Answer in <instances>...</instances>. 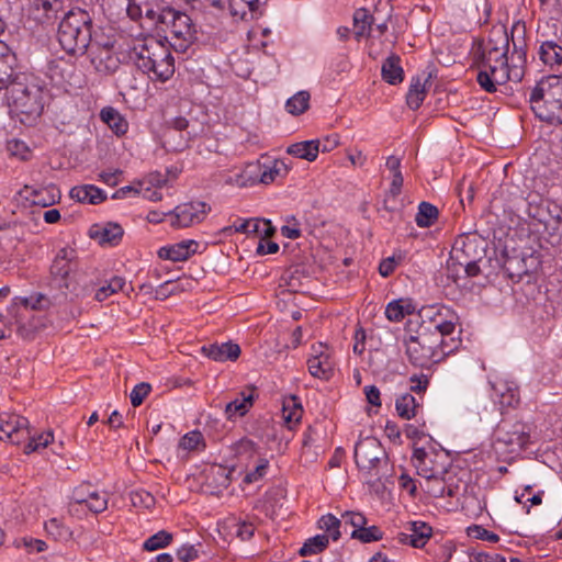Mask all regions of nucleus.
Here are the masks:
<instances>
[{
  "label": "nucleus",
  "mask_w": 562,
  "mask_h": 562,
  "mask_svg": "<svg viewBox=\"0 0 562 562\" xmlns=\"http://www.w3.org/2000/svg\"><path fill=\"white\" fill-rule=\"evenodd\" d=\"M108 493L104 491H98L95 490L91 496L90 499H88V503L86 504V507L94 513L99 514L104 512L108 508Z\"/></svg>",
  "instance_id": "47"
},
{
  "label": "nucleus",
  "mask_w": 562,
  "mask_h": 562,
  "mask_svg": "<svg viewBox=\"0 0 562 562\" xmlns=\"http://www.w3.org/2000/svg\"><path fill=\"white\" fill-rule=\"evenodd\" d=\"M307 367L313 376L324 380H328L334 371V362L329 355L324 351H319L311 357L307 361Z\"/></svg>",
  "instance_id": "21"
},
{
  "label": "nucleus",
  "mask_w": 562,
  "mask_h": 562,
  "mask_svg": "<svg viewBox=\"0 0 562 562\" xmlns=\"http://www.w3.org/2000/svg\"><path fill=\"white\" fill-rule=\"evenodd\" d=\"M531 110L541 121H560L562 113V76L542 78L531 90Z\"/></svg>",
  "instance_id": "4"
},
{
  "label": "nucleus",
  "mask_w": 562,
  "mask_h": 562,
  "mask_svg": "<svg viewBox=\"0 0 562 562\" xmlns=\"http://www.w3.org/2000/svg\"><path fill=\"white\" fill-rule=\"evenodd\" d=\"M373 22L374 18L372 14H370L368 9H357L353 13V26L356 36L358 38L369 36Z\"/></svg>",
  "instance_id": "33"
},
{
  "label": "nucleus",
  "mask_w": 562,
  "mask_h": 562,
  "mask_svg": "<svg viewBox=\"0 0 562 562\" xmlns=\"http://www.w3.org/2000/svg\"><path fill=\"white\" fill-rule=\"evenodd\" d=\"M269 461L267 459H260L255 469L245 475L244 483L251 484L262 479L267 473Z\"/></svg>",
  "instance_id": "55"
},
{
  "label": "nucleus",
  "mask_w": 562,
  "mask_h": 562,
  "mask_svg": "<svg viewBox=\"0 0 562 562\" xmlns=\"http://www.w3.org/2000/svg\"><path fill=\"white\" fill-rule=\"evenodd\" d=\"M200 446L204 448L205 445L203 442V435L198 430L186 434L179 442V447L187 451L196 450Z\"/></svg>",
  "instance_id": "50"
},
{
  "label": "nucleus",
  "mask_w": 562,
  "mask_h": 562,
  "mask_svg": "<svg viewBox=\"0 0 562 562\" xmlns=\"http://www.w3.org/2000/svg\"><path fill=\"white\" fill-rule=\"evenodd\" d=\"M76 251L71 248H61L56 254L50 266V276L54 286L63 293L75 292V285L70 280Z\"/></svg>",
  "instance_id": "9"
},
{
  "label": "nucleus",
  "mask_w": 562,
  "mask_h": 562,
  "mask_svg": "<svg viewBox=\"0 0 562 562\" xmlns=\"http://www.w3.org/2000/svg\"><path fill=\"white\" fill-rule=\"evenodd\" d=\"M403 182H404V179H403L402 173H396V175L392 176L390 189L386 193V199L384 201L385 209L393 210L395 207V206H389L387 203L390 200H395L400 195L402 187H403Z\"/></svg>",
  "instance_id": "53"
},
{
  "label": "nucleus",
  "mask_w": 562,
  "mask_h": 562,
  "mask_svg": "<svg viewBox=\"0 0 562 562\" xmlns=\"http://www.w3.org/2000/svg\"><path fill=\"white\" fill-rule=\"evenodd\" d=\"M234 451L237 457H252L256 453V443L247 438H243L234 445Z\"/></svg>",
  "instance_id": "57"
},
{
  "label": "nucleus",
  "mask_w": 562,
  "mask_h": 562,
  "mask_svg": "<svg viewBox=\"0 0 562 562\" xmlns=\"http://www.w3.org/2000/svg\"><path fill=\"white\" fill-rule=\"evenodd\" d=\"M445 481H446V496L448 497H458L461 490H464L465 484L461 482L456 475L447 470H445Z\"/></svg>",
  "instance_id": "52"
},
{
  "label": "nucleus",
  "mask_w": 562,
  "mask_h": 562,
  "mask_svg": "<svg viewBox=\"0 0 562 562\" xmlns=\"http://www.w3.org/2000/svg\"><path fill=\"white\" fill-rule=\"evenodd\" d=\"M86 53L94 71L101 76L113 75L121 66V58L114 49V43H101L94 40Z\"/></svg>",
  "instance_id": "8"
},
{
  "label": "nucleus",
  "mask_w": 562,
  "mask_h": 562,
  "mask_svg": "<svg viewBox=\"0 0 562 562\" xmlns=\"http://www.w3.org/2000/svg\"><path fill=\"white\" fill-rule=\"evenodd\" d=\"M397 266V260L394 257L383 259L379 265V272L382 277L391 276Z\"/></svg>",
  "instance_id": "62"
},
{
  "label": "nucleus",
  "mask_w": 562,
  "mask_h": 562,
  "mask_svg": "<svg viewBox=\"0 0 562 562\" xmlns=\"http://www.w3.org/2000/svg\"><path fill=\"white\" fill-rule=\"evenodd\" d=\"M509 38L505 31L493 33L476 59L479 86L486 92L497 91L498 86L512 80L518 82L524 77V50L515 52L519 64H508Z\"/></svg>",
  "instance_id": "1"
},
{
  "label": "nucleus",
  "mask_w": 562,
  "mask_h": 562,
  "mask_svg": "<svg viewBox=\"0 0 562 562\" xmlns=\"http://www.w3.org/2000/svg\"><path fill=\"white\" fill-rule=\"evenodd\" d=\"M137 67L154 78L165 82L175 74L173 56L168 47L157 41L142 46L138 52Z\"/></svg>",
  "instance_id": "5"
},
{
  "label": "nucleus",
  "mask_w": 562,
  "mask_h": 562,
  "mask_svg": "<svg viewBox=\"0 0 562 562\" xmlns=\"http://www.w3.org/2000/svg\"><path fill=\"white\" fill-rule=\"evenodd\" d=\"M437 318L432 321L436 335L439 340H448L446 337L451 336L456 330L457 315L447 307H439L437 311Z\"/></svg>",
  "instance_id": "20"
},
{
  "label": "nucleus",
  "mask_w": 562,
  "mask_h": 562,
  "mask_svg": "<svg viewBox=\"0 0 562 562\" xmlns=\"http://www.w3.org/2000/svg\"><path fill=\"white\" fill-rule=\"evenodd\" d=\"M425 483L423 488L432 497H445L446 496V481L445 472L436 473L431 477H424Z\"/></svg>",
  "instance_id": "40"
},
{
  "label": "nucleus",
  "mask_w": 562,
  "mask_h": 562,
  "mask_svg": "<svg viewBox=\"0 0 562 562\" xmlns=\"http://www.w3.org/2000/svg\"><path fill=\"white\" fill-rule=\"evenodd\" d=\"M416 304L412 299H398L391 301L385 307V316L391 322H401L405 316L414 314Z\"/></svg>",
  "instance_id": "24"
},
{
  "label": "nucleus",
  "mask_w": 562,
  "mask_h": 562,
  "mask_svg": "<svg viewBox=\"0 0 562 562\" xmlns=\"http://www.w3.org/2000/svg\"><path fill=\"white\" fill-rule=\"evenodd\" d=\"M176 554L181 562H192L199 558V550L195 546L186 543L177 550Z\"/></svg>",
  "instance_id": "58"
},
{
  "label": "nucleus",
  "mask_w": 562,
  "mask_h": 562,
  "mask_svg": "<svg viewBox=\"0 0 562 562\" xmlns=\"http://www.w3.org/2000/svg\"><path fill=\"white\" fill-rule=\"evenodd\" d=\"M95 488L90 484H81L76 487L72 492V499L75 503L79 505H85L88 503V499L91 498Z\"/></svg>",
  "instance_id": "56"
},
{
  "label": "nucleus",
  "mask_w": 562,
  "mask_h": 562,
  "mask_svg": "<svg viewBox=\"0 0 562 562\" xmlns=\"http://www.w3.org/2000/svg\"><path fill=\"white\" fill-rule=\"evenodd\" d=\"M468 533L475 539L486 540L490 542H497L499 539L496 533L488 531L481 526L469 527Z\"/></svg>",
  "instance_id": "59"
},
{
  "label": "nucleus",
  "mask_w": 562,
  "mask_h": 562,
  "mask_svg": "<svg viewBox=\"0 0 562 562\" xmlns=\"http://www.w3.org/2000/svg\"><path fill=\"white\" fill-rule=\"evenodd\" d=\"M15 56L7 44L0 41V90L8 88L13 76V64Z\"/></svg>",
  "instance_id": "25"
},
{
  "label": "nucleus",
  "mask_w": 562,
  "mask_h": 562,
  "mask_svg": "<svg viewBox=\"0 0 562 562\" xmlns=\"http://www.w3.org/2000/svg\"><path fill=\"white\" fill-rule=\"evenodd\" d=\"M170 34L179 40L190 42L194 38V29L192 25L191 18L181 12L176 22H173Z\"/></svg>",
  "instance_id": "34"
},
{
  "label": "nucleus",
  "mask_w": 562,
  "mask_h": 562,
  "mask_svg": "<svg viewBox=\"0 0 562 562\" xmlns=\"http://www.w3.org/2000/svg\"><path fill=\"white\" fill-rule=\"evenodd\" d=\"M29 437V420L15 413L0 414V440L19 445Z\"/></svg>",
  "instance_id": "11"
},
{
  "label": "nucleus",
  "mask_w": 562,
  "mask_h": 562,
  "mask_svg": "<svg viewBox=\"0 0 562 562\" xmlns=\"http://www.w3.org/2000/svg\"><path fill=\"white\" fill-rule=\"evenodd\" d=\"M180 11H177L169 7H162L161 13H159V22L157 29H160L162 32H169L172 30L173 22L180 15Z\"/></svg>",
  "instance_id": "48"
},
{
  "label": "nucleus",
  "mask_w": 562,
  "mask_h": 562,
  "mask_svg": "<svg viewBox=\"0 0 562 562\" xmlns=\"http://www.w3.org/2000/svg\"><path fill=\"white\" fill-rule=\"evenodd\" d=\"M123 236V228L119 224L108 223L102 227H97L92 233L91 237L98 240L102 246L116 245Z\"/></svg>",
  "instance_id": "26"
},
{
  "label": "nucleus",
  "mask_w": 562,
  "mask_h": 562,
  "mask_svg": "<svg viewBox=\"0 0 562 562\" xmlns=\"http://www.w3.org/2000/svg\"><path fill=\"white\" fill-rule=\"evenodd\" d=\"M310 99L311 95L307 91H299L286 101L285 109L292 115H300L308 109Z\"/></svg>",
  "instance_id": "37"
},
{
  "label": "nucleus",
  "mask_w": 562,
  "mask_h": 562,
  "mask_svg": "<svg viewBox=\"0 0 562 562\" xmlns=\"http://www.w3.org/2000/svg\"><path fill=\"white\" fill-rule=\"evenodd\" d=\"M199 243L193 239L181 240L172 245L164 246L158 250V257L173 262L188 260L198 252Z\"/></svg>",
  "instance_id": "16"
},
{
  "label": "nucleus",
  "mask_w": 562,
  "mask_h": 562,
  "mask_svg": "<svg viewBox=\"0 0 562 562\" xmlns=\"http://www.w3.org/2000/svg\"><path fill=\"white\" fill-rule=\"evenodd\" d=\"M289 169L282 160H273L270 165L251 162L245 167L237 182L239 186H252L257 182L270 184L278 178L285 177Z\"/></svg>",
  "instance_id": "7"
},
{
  "label": "nucleus",
  "mask_w": 562,
  "mask_h": 562,
  "mask_svg": "<svg viewBox=\"0 0 562 562\" xmlns=\"http://www.w3.org/2000/svg\"><path fill=\"white\" fill-rule=\"evenodd\" d=\"M151 386L148 383L142 382L136 384L130 394L132 405L134 407L139 406L145 397L149 394Z\"/></svg>",
  "instance_id": "54"
},
{
  "label": "nucleus",
  "mask_w": 562,
  "mask_h": 562,
  "mask_svg": "<svg viewBox=\"0 0 562 562\" xmlns=\"http://www.w3.org/2000/svg\"><path fill=\"white\" fill-rule=\"evenodd\" d=\"M495 438L497 442L510 447L512 451L516 448L524 449L529 442V428L522 423H516L510 426L503 424L498 426Z\"/></svg>",
  "instance_id": "13"
},
{
  "label": "nucleus",
  "mask_w": 562,
  "mask_h": 562,
  "mask_svg": "<svg viewBox=\"0 0 562 562\" xmlns=\"http://www.w3.org/2000/svg\"><path fill=\"white\" fill-rule=\"evenodd\" d=\"M414 467L418 475L424 477H431L436 473H443V465L438 464L434 460V454L428 453L424 449H415L413 453Z\"/></svg>",
  "instance_id": "19"
},
{
  "label": "nucleus",
  "mask_w": 562,
  "mask_h": 562,
  "mask_svg": "<svg viewBox=\"0 0 562 562\" xmlns=\"http://www.w3.org/2000/svg\"><path fill=\"white\" fill-rule=\"evenodd\" d=\"M260 0H229L232 14L244 16L246 11L255 12L258 10Z\"/></svg>",
  "instance_id": "49"
},
{
  "label": "nucleus",
  "mask_w": 562,
  "mask_h": 562,
  "mask_svg": "<svg viewBox=\"0 0 562 562\" xmlns=\"http://www.w3.org/2000/svg\"><path fill=\"white\" fill-rule=\"evenodd\" d=\"M254 396L252 393L246 394L241 392L239 397L234 401L227 403L225 407V414L228 419H233L236 416H244L252 406Z\"/></svg>",
  "instance_id": "30"
},
{
  "label": "nucleus",
  "mask_w": 562,
  "mask_h": 562,
  "mask_svg": "<svg viewBox=\"0 0 562 562\" xmlns=\"http://www.w3.org/2000/svg\"><path fill=\"white\" fill-rule=\"evenodd\" d=\"M206 214V204L204 202L183 203L169 212L170 224L177 228H184L203 221Z\"/></svg>",
  "instance_id": "12"
},
{
  "label": "nucleus",
  "mask_w": 562,
  "mask_h": 562,
  "mask_svg": "<svg viewBox=\"0 0 562 562\" xmlns=\"http://www.w3.org/2000/svg\"><path fill=\"white\" fill-rule=\"evenodd\" d=\"M425 95H426L425 85L420 83L419 79H416V81H413L411 83V87H409V90H408V93L406 97L407 105L412 110H417L422 105V103L425 99Z\"/></svg>",
  "instance_id": "43"
},
{
  "label": "nucleus",
  "mask_w": 562,
  "mask_h": 562,
  "mask_svg": "<svg viewBox=\"0 0 562 562\" xmlns=\"http://www.w3.org/2000/svg\"><path fill=\"white\" fill-rule=\"evenodd\" d=\"M302 414L303 408L299 397L291 395L284 398L282 418L289 429H292L301 422Z\"/></svg>",
  "instance_id": "27"
},
{
  "label": "nucleus",
  "mask_w": 562,
  "mask_h": 562,
  "mask_svg": "<svg viewBox=\"0 0 562 562\" xmlns=\"http://www.w3.org/2000/svg\"><path fill=\"white\" fill-rule=\"evenodd\" d=\"M26 199L35 205L47 207L55 204L60 199V192L57 187L52 184L37 190H32Z\"/></svg>",
  "instance_id": "28"
},
{
  "label": "nucleus",
  "mask_w": 562,
  "mask_h": 562,
  "mask_svg": "<svg viewBox=\"0 0 562 562\" xmlns=\"http://www.w3.org/2000/svg\"><path fill=\"white\" fill-rule=\"evenodd\" d=\"M491 384L494 396L498 398L502 406L513 407L519 403V390L514 381L497 379Z\"/></svg>",
  "instance_id": "17"
},
{
  "label": "nucleus",
  "mask_w": 562,
  "mask_h": 562,
  "mask_svg": "<svg viewBox=\"0 0 562 562\" xmlns=\"http://www.w3.org/2000/svg\"><path fill=\"white\" fill-rule=\"evenodd\" d=\"M428 378L424 374L411 376V391L415 393H423L428 386Z\"/></svg>",
  "instance_id": "61"
},
{
  "label": "nucleus",
  "mask_w": 562,
  "mask_h": 562,
  "mask_svg": "<svg viewBox=\"0 0 562 562\" xmlns=\"http://www.w3.org/2000/svg\"><path fill=\"white\" fill-rule=\"evenodd\" d=\"M382 78L390 85H397L404 79V71L400 65V57L390 56L382 65Z\"/></svg>",
  "instance_id": "31"
},
{
  "label": "nucleus",
  "mask_w": 562,
  "mask_h": 562,
  "mask_svg": "<svg viewBox=\"0 0 562 562\" xmlns=\"http://www.w3.org/2000/svg\"><path fill=\"white\" fill-rule=\"evenodd\" d=\"M329 539L327 535H316L308 538L301 549L299 550L300 555L307 557L322 552L327 548Z\"/></svg>",
  "instance_id": "38"
},
{
  "label": "nucleus",
  "mask_w": 562,
  "mask_h": 562,
  "mask_svg": "<svg viewBox=\"0 0 562 562\" xmlns=\"http://www.w3.org/2000/svg\"><path fill=\"white\" fill-rule=\"evenodd\" d=\"M8 100L12 110L26 115V119L38 117L44 109L43 90L34 83H12L8 88Z\"/></svg>",
  "instance_id": "6"
},
{
  "label": "nucleus",
  "mask_w": 562,
  "mask_h": 562,
  "mask_svg": "<svg viewBox=\"0 0 562 562\" xmlns=\"http://www.w3.org/2000/svg\"><path fill=\"white\" fill-rule=\"evenodd\" d=\"M438 209L428 202H422L415 217L417 226L422 228L430 227L438 218Z\"/></svg>",
  "instance_id": "35"
},
{
  "label": "nucleus",
  "mask_w": 562,
  "mask_h": 562,
  "mask_svg": "<svg viewBox=\"0 0 562 562\" xmlns=\"http://www.w3.org/2000/svg\"><path fill=\"white\" fill-rule=\"evenodd\" d=\"M57 38L68 54H83L92 40V20L85 10H70L59 23Z\"/></svg>",
  "instance_id": "3"
},
{
  "label": "nucleus",
  "mask_w": 562,
  "mask_h": 562,
  "mask_svg": "<svg viewBox=\"0 0 562 562\" xmlns=\"http://www.w3.org/2000/svg\"><path fill=\"white\" fill-rule=\"evenodd\" d=\"M27 445L24 447V453L30 454L32 452L41 451L45 449L49 443L54 441V434L50 430L38 434L37 436H31L29 432Z\"/></svg>",
  "instance_id": "39"
},
{
  "label": "nucleus",
  "mask_w": 562,
  "mask_h": 562,
  "mask_svg": "<svg viewBox=\"0 0 562 562\" xmlns=\"http://www.w3.org/2000/svg\"><path fill=\"white\" fill-rule=\"evenodd\" d=\"M274 233V227L270 221H261L258 218H250L246 222V233L248 235H257L261 238L269 237Z\"/></svg>",
  "instance_id": "42"
},
{
  "label": "nucleus",
  "mask_w": 562,
  "mask_h": 562,
  "mask_svg": "<svg viewBox=\"0 0 562 562\" xmlns=\"http://www.w3.org/2000/svg\"><path fill=\"white\" fill-rule=\"evenodd\" d=\"M431 536L432 528L424 521L416 520L406 524L404 531L397 533V540L413 548H424Z\"/></svg>",
  "instance_id": "15"
},
{
  "label": "nucleus",
  "mask_w": 562,
  "mask_h": 562,
  "mask_svg": "<svg viewBox=\"0 0 562 562\" xmlns=\"http://www.w3.org/2000/svg\"><path fill=\"white\" fill-rule=\"evenodd\" d=\"M381 442L374 437L360 439L355 446V461L361 471L371 473L385 459Z\"/></svg>",
  "instance_id": "10"
},
{
  "label": "nucleus",
  "mask_w": 562,
  "mask_h": 562,
  "mask_svg": "<svg viewBox=\"0 0 562 562\" xmlns=\"http://www.w3.org/2000/svg\"><path fill=\"white\" fill-rule=\"evenodd\" d=\"M172 533L166 530H159L155 535L150 536L143 543V549L145 551H156L159 549H164L169 546L172 541Z\"/></svg>",
  "instance_id": "41"
},
{
  "label": "nucleus",
  "mask_w": 562,
  "mask_h": 562,
  "mask_svg": "<svg viewBox=\"0 0 562 562\" xmlns=\"http://www.w3.org/2000/svg\"><path fill=\"white\" fill-rule=\"evenodd\" d=\"M342 517L345 522L350 524L355 529H360L367 525V518L361 513L348 512Z\"/></svg>",
  "instance_id": "60"
},
{
  "label": "nucleus",
  "mask_w": 562,
  "mask_h": 562,
  "mask_svg": "<svg viewBox=\"0 0 562 562\" xmlns=\"http://www.w3.org/2000/svg\"><path fill=\"white\" fill-rule=\"evenodd\" d=\"M143 9H144L143 16L146 20H148L149 22H151L155 27H157L159 19H160L159 13H161V8L157 7L155 9V8H151L149 4H145Z\"/></svg>",
  "instance_id": "63"
},
{
  "label": "nucleus",
  "mask_w": 562,
  "mask_h": 562,
  "mask_svg": "<svg viewBox=\"0 0 562 562\" xmlns=\"http://www.w3.org/2000/svg\"><path fill=\"white\" fill-rule=\"evenodd\" d=\"M63 7L64 0H34L35 19L41 23H48L57 18Z\"/></svg>",
  "instance_id": "23"
},
{
  "label": "nucleus",
  "mask_w": 562,
  "mask_h": 562,
  "mask_svg": "<svg viewBox=\"0 0 562 562\" xmlns=\"http://www.w3.org/2000/svg\"><path fill=\"white\" fill-rule=\"evenodd\" d=\"M318 153L319 140L300 142L292 144L288 148V154L308 161H314L317 158Z\"/></svg>",
  "instance_id": "29"
},
{
  "label": "nucleus",
  "mask_w": 562,
  "mask_h": 562,
  "mask_svg": "<svg viewBox=\"0 0 562 562\" xmlns=\"http://www.w3.org/2000/svg\"><path fill=\"white\" fill-rule=\"evenodd\" d=\"M125 285V279L122 277H113L106 285L101 286L95 292L94 299L99 302L106 300L110 295L122 291Z\"/></svg>",
  "instance_id": "44"
},
{
  "label": "nucleus",
  "mask_w": 562,
  "mask_h": 562,
  "mask_svg": "<svg viewBox=\"0 0 562 562\" xmlns=\"http://www.w3.org/2000/svg\"><path fill=\"white\" fill-rule=\"evenodd\" d=\"M132 502L134 505L142 504L145 507H150L154 504V497L145 491L136 492L132 494Z\"/></svg>",
  "instance_id": "64"
},
{
  "label": "nucleus",
  "mask_w": 562,
  "mask_h": 562,
  "mask_svg": "<svg viewBox=\"0 0 562 562\" xmlns=\"http://www.w3.org/2000/svg\"><path fill=\"white\" fill-rule=\"evenodd\" d=\"M16 548H24L27 553L44 552L47 549L45 541L29 537H23L14 541Z\"/></svg>",
  "instance_id": "51"
},
{
  "label": "nucleus",
  "mask_w": 562,
  "mask_h": 562,
  "mask_svg": "<svg viewBox=\"0 0 562 562\" xmlns=\"http://www.w3.org/2000/svg\"><path fill=\"white\" fill-rule=\"evenodd\" d=\"M382 536H383V533L379 527H376V526L367 527V525H364L360 529H353L351 532V538L358 539L363 543H370L373 541L381 540Z\"/></svg>",
  "instance_id": "46"
},
{
  "label": "nucleus",
  "mask_w": 562,
  "mask_h": 562,
  "mask_svg": "<svg viewBox=\"0 0 562 562\" xmlns=\"http://www.w3.org/2000/svg\"><path fill=\"white\" fill-rule=\"evenodd\" d=\"M318 527L326 531L328 533V538L330 537L334 541H337L340 538V520L336 516L331 514L322 516L318 520Z\"/></svg>",
  "instance_id": "45"
},
{
  "label": "nucleus",
  "mask_w": 562,
  "mask_h": 562,
  "mask_svg": "<svg viewBox=\"0 0 562 562\" xmlns=\"http://www.w3.org/2000/svg\"><path fill=\"white\" fill-rule=\"evenodd\" d=\"M537 42V55L542 65L549 71L562 72V40L546 38Z\"/></svg>",
  "instance_id": "14"
},
{
  "label": "nucleus",
  "mask_w": 562,
  "mask_h": 562,
  "mask_svg": "<svg viewBox=\"0 0 562 562\" xmlns=\"http://www.w3.org/2000/svg\"><path fill=\"white\" fill-rule=\"evenodd\" d=\"M202 352L218 362L235 361L240 355V347L232 341L212 344L202 347Z\"/></svg>",
  "instance_id": "18"
},
{
  "label": "nucleus",
  "mask_w": 562,
  "mask_h": 562,
  "mask_svg": "<svg viewBox=\"0 0 562 562\" xmlns=\"http://www.w3.org/2000/svg\"><path fill=\"white\" fill-rule=\"evenodd\" d=\"M69 195L80 203L99 204L106 199L105 193L93 184L74 187Z\"/></svg>",
  "instance_id": "22"
},
{
  "label": "nucleus",
  "mask_w": 562,
  "mask_h": 562,
  "mask_svg": "<svg viewBox=\"0 0 562 562\" xmlns=\"http://www.w3.org/2000/svg\"><path fill=\"white\" fill-rule=\"evenodd\" d=\"M413 321L407 323L403 342L405 352L409 362L416 367L428 368L445 359L457 347L458 342L451 338L449 344L446 340H439L436 334L422 325L413 330Z\"/></svg>",
  "instance_id": "2"
},
{
  "label": "nucleus",
  "mask_w": 562,
  "mask_h": 562,
  "mask_svg": "<svg viewBox=\"0 0 562 562\" xmlns=\"http://www.w3.org/2000/svg\"><path fill=\"white\" fill-rule=\"evenodd\" d=\"M417 407L416 398L409 393L401 395L395 403L398 416L407 420L415 417Z\"/></svg>",
  "instance_id": "36"
},
{
  "label": "nucleus",
  "mask_w": 562,
  "mask_h": 562,
  "mask_svg": "<svg viewBox=\"0 0 562 562\" xmlns=\"http://www.w3.org/2000/svg\"><path fill=\"white\" fill-rule=\"evenodd\" d=\"M100 116L104 123L116 134L123 135L127 132V121L113 108H104L101 110Z\"/></svg>",
  "instance_id": "32"
}]
</instances>
